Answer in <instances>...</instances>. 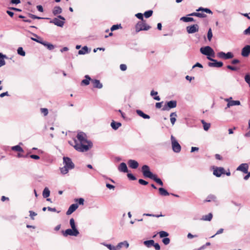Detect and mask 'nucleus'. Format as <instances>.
Here are the masks:
<instances>
[{"instance_id":"f03ea898","label":"nucleus","mask_w":250,"mask_h":250,"mask_svg":"<svg viewBox=\"0 0 250 250\" xmlns=\"http://www.w3.org/2000/svg\"><path fill=\"white\" fill-rule=\"evenodd\" d=\"M142 172L144 177L152 179L160 186H163L162 181L158 178L156 175L153 174L150 171L149 167L147 165H144L142 167Z\"/></svg>"},{"instance_id":"37998d69","label":"nucleus","mask_w":250,"mask_h":250,"mask_svg":"<svg viewBox=\"0 0 250 250\" xmlns=\"http://www.w3.org/2000/svg\"><path fill=\"white\" fill-rule=\"evenodd\" d=\"M160 238H164L168 236V233L165 231H161L159 232Z\"/></svg>"},{"instance_id":"39448f33","label":"nucleus","mask_w":250,"mask_h":250,"mask_svg":"<svg viewBox=\"0 0 250 250\" xmlns=\"http://www.w3.org/2000/svg\"><path fill=\"white\" fill-rule=\"evenodd\" d=\"M151 27L146 23L145 21H139L135 26V30L136 32L140 31H147L149 30Z\"/></svg>"},{"instance_id":"2f4dec72","label":"nucleus","mask_w":250,"mask_h":250,"mask_svg":"<svg viewBox=\"0 0 250 250\" xmlns=\"http://www.w3.org/2000/svg\"><path fill=\"white\" fill-rule=\"evenodd\" d=\"M196 11H197V12H200V11L205 12L207 13L211 14H212V12L209 9L207 8H203L202 7H199L198 9H197L196 10Z\"/></svg>"},{"instance_id":"7c9ffc66","label":"nucleus","mask_w":250,"mask_h":250,"mask_svg":"<svg viewBox=\"0 0 250 250\" xmlns=\"http://www.w3.org/2000/svg\"><path fill=\"white\" fill-rule=\"evenodd\" d=\"M196 11H197V12H200V11L205 12L207 13L211 14H212V12L209 9L207 8H203L202 7H199L198 9H197L196 10Z\"/></svg>"},{"instance_id":"49530a36","label":"nucleus","mask_w":250,"mask_h":250,"mask_svg":"<svg viewBox=\"0 0 250 250\" xmlns=\"http://www.w3.org/2000/svg\"><path fill=\"white\" fill-rule=\"evenodd\" d=\"M245 81L248 84L249 87H250V75L247 74L245 76Z\"/></svg>"},{"instance_id":"e433bc0d","label":"nucleus","mask_w":250,"mask_h":250,"mask_svg":"<svg viewBox=\"0 0 250 250\" xmlns=\"http://www.w3.org/2000/svg\"><path fill=\"white\" fill-rule=\"evenodd\" d=\"M11 149H12V150H13L14 151L21 152H23V149L19 145L13 146L12 147Z\"/></svg>"},{"instance_id":"a211bd4d","label":"nucleus","mask_w":250,"mask_h":250,"mask_svg":"<svg viewBox=\"0 0 250 250\" xmlns=\"http://www.w3.org/2000/svg\"><path fill=\"white\" fill-rule=\"evenodd\" d=\"M91 83H93V87L94 88H97L101 89L103 86V84L98 80L92 79L91 80Z\"/></svg>"},{"instance_id":"4d7b16f0","label":"nucleus","mask_w":250,"mask_h":250,"mask_svg":"<svg viewBox=\"0 0 250 250\" xmlns=\"http://www.w3.org/2000/svg\"><path fill=\"white\" fill-rule=\"evenodd\" d=\"M21 3V0H11L10 2V4H18Z\"/></svg>"},{"instance_id":"a878e982","label":"nucleus","mask_w":250,"mask_h":250,"mask_svg":"<svg viewBox=\"0 0 250 250\" xmlns=\"http://www.w3.org/2000/svg\"><path fill=\"white\" fill-rule=\"evenodd\" d=\"M122 125L121 123L119 122H115L114 121H112L111 123V126L114 130H117Z\"/></svg>"},{"instance_id":"09e8293b","label":"nucleus","mask_w":250,"mask_h":250,"mask_svg":"<svg viewBox=\"0 0 250 250\" xmlns=\"http://www.w3.org/2000/svg\"><path fill=\"white\" fill-rule=\"evenodd\" d=\"M41 113L43 114L44 116H46L48 113V109L46 108H41Z\"/></svg>"},{"instance_id":"72a5a7b5","label":"nucleus","mask_w":250,"mask_h":250,"mask_svg":"<svg viewBox=\"0 0 250 250\" xmlns=\"http://www.w3.org/2000/svg\"><path fill=\"white\" fill-rule=\"evenodd\" d=\"M212 218V214L211 213L202 216V220L204 221H210Z\"/></svg>"},{"instance_id":"58836bf2","label":"nucleus","mask_w":250,"mask_h":250,"mask_svg":"<svg viewBox=\"0 0 250 250\" xmlns=\"http://www.w3.org/2000/svg\"><path fill=\"white\" fill-rule=\"evenodd\" d=\"M104 246L106 247L110 250H117L118 249L117 248V246L116 247L111 245V244H107L105 243H103Z\"/></svg>"},{"instance_id":"ea45409f","label":"nucleus","mask_w":250,"mask_h":250,"mask_svg":"<svg viewBox=\"0 0 250 250\" xmlns=\"http://www.w3.org/2000/svg\"><path fill=\"white\" fill-rule=\"evenodd\" d=\"M17 53L19 55L21 56H24L25 55V52L23 50L22 47H19L17 49Z\"/></svg>"},{"instance_id":"cd10ccee","label":"nucleus","mask_w":250,"mask_h":250,"mask_svg":"<svg viewBox=\"0 0 250 250\" xmlns=\"http://www.w3.org/2000/svg\"><path fill=\"white\" fill-rule=\"evenodd\" d=\"M159 193L162 196H168L169 193L167 191L163 188H159Z\"/></svg>"},{"instance_id":"3c124183","label":"nucleus","mask_w":250,"mask_h":250,"mask_svg":"<svg viewBox=\"0 0 250 250\" xmlns=\"http://www.w3.org/2000/svg\"><path fill=\"white\" fill-rule=\"evenodd\" d=\"M162 242L165 245H167L170 243V239L169 238L166 237L163 239Z\"/></svg>"},{"instance_id":"1a4fd4ad","label":"nucleus","mask_w":250,"mask_h":250,"mask_svg":"<svg viewBox=\"0 0 250 250\" xmlns=\"http://www.w3.org/2000/svg\"><path fill=\"white\" fill-rule=\"evenodd\" d=\"M207 59L212 62H209L208 63V66L212 67H221L223 65V63L222 62H217L216 60H214L211 57H207Z\"/></svg>"},{"instance_id":"dca6fc26","label":"nucleus","mask_w":250,"mask_h":250,"mask_svg":"<svg viewBox=\"0 0 250 250\" xmlns=\"http://www.w3.org/2000/svg\"><path fill=\"white\" fill-rule=\"evenodd\" d=\"M128 165L129 167L133 169H136L139 166V164L137 162V161L134 160H129L128 161Z\"/></svg>"},{"instance_id":"6e6552de","label":"nucleus","mask_w":250,"mask_h":250,"mask_svg":"<svg viewBox=\"0 0 250 250\" xmlns=\"http://www.w3.org/2000/svg\"><path fill=\"white\" fill-rule=\"evenodd\" d=\"M177 106V102L175 100H172L167 102L162 108L163 111H169L170 109L176 107Z\"/></svg>"},{"instance_id":"4468645a","label":"nucleus","mask_w":250,"mask_h":250,"mask_svg":"<svg viewBox=\"0 0 250 250\" xmlns=\"http://www.w3.org/2000/svg\"><path fill=\"white\" fill-rule=\"evenodd\" d=\"M249 165L247 163L241 164L237 168L236 170L240 171L244 173H248Z\"/></svg>"},{"instance_id":"f704fd0d","label":"nucleus","mask_w":250,"mask_h":250,"mask_svg":"<svg viewBox=\"0 0 250 250\" xmlns=\"http://www.w3.org/2000/svg\"><path fill=\"white\" fill-rule=\"evenodd\" d=\"M88 52V47L86 46L83 47L82 49L80 50L78 52V54L80 55H84Z\"/></svg>"},{"instance_id":"c9c22d12","label":"nucleus","mask_w":250,"mask_h":250,"mask_svg":"<svg viewBox=\"0 0 250 250\" xmlns=\"http://www.w3.org/2000/svg\"><path fill=\"white\" fill-rule=\"evenodd\" d=\"M180 20L186 22L189 21H194V20L193 18L186 17H182L181 18Z\"/></svg>"},{"instance_id":"6ab92c4d","label":"nucleus","mask_w":250,"mask_h":250,"mask_svg":"<svg viewBox=\"0 0 250 250\" xmlns=\"http://www.w3.org/2000/svg\"><path fill=\"white\" fill-rule=\"evenodd\" d=\"M118 170L120 172H123L124 173H126L128 172V168L126 166V165L125 163H122L120 164L118 167Z\"/></svg>"},{"instance_id":"052dcab7","label":"nucleus","mask_w":250,"mask_h":250,"mask_svg":"<svg viewBox=\"0 0 250 250\" xmlns=\"http://www.w3.org/2000/svg\"><path fill=\"white\" fill-rule=\"evenodd\" d=\"M76 201L78 202L79 205H83L84 199L82 198H80L79 199H77L76 200Z\"/></svg>"},{"instance_id":"b1692460","label":"nucleus","mask_w":250,"mask_h":250,"mask_svg":"<svg viewBox=\"0 0 250 250\" xmlns=\"http://www.w3.org/2000/svg\"><path fill=\"white\" fill-rule=\"evenodd\" d=\"M41 44L46 47L49 50H53L54 48V46L52 44L44 41H42V42H41Z\"/></svg>"},{"instance_id":"8fccbe9b","label":"nucleus","mask_w":250,"mask_h":250,"mask_svg":"<svg viewBox=\"0 0 250 250\" xmlns=\"http://www.w3.org/2000/svg\"><path fill=\"white\" fill-rule=\"evenodd\" d=\"M143 216H152V217H159L160 216H163L162 214L161 215H154L153 214H149V213H144L143 214Z\"/></svg>"},{"instance_id":"7ed1b4c3","label":"nucleus","mask_w":250,"mask_h":250,"mask_svg":"<svg viewBox=\"0 0 250 250\" xmlns=\"http://www.w3.org/2000/svg\"><path fill=\"white\" fill-rule=\"evenodd\" d=\"M63 164L64 166L60 168L61 172L62 174H66L69 170L74 168L75 165L71 159L67 157H63Z\"/></svg>"},{"instance_id":"2eb2a0df","label":"nucleus","mask_w":250,"mask_h":250,"mask_svg":"<svg viewBox=\"0 0 250 250\" xmlns=\"http://www.w3.org/2000/svg\"><path fill=\"white\" fill-rule=\"evenodd\" d=\"M250 54V45L245 46L241 50V55L244 57H247Z\"/></svg>"},{"instance_id":"13d9d810","label":"nucleus","mask_w":250,"mask_h":250,"mask_svg":"<svg viewBox=\"0 0 250 250\" xmlns=\"http://www.w3.org/2000/svg\"><path fill=\"white\" fill-rule=\"evenodd\" d=\"M243 34L246 35H250V26L244 31Z\"/></svg>"},{"instance_id":"9b49d317","label":"nucleus","mask_w":250,"mask_h":250,"mask_svg":"<svg viewBox=\"0 0 250 250\" xmlns=\"http://www.w3.org/2000/svg\"><path fill=\"white\" fill-rule=\"evenodd\" d=\"M79 234V231L77 229H68L63 231V235L64 236H67V235L77 236Z\"/></svg>"},{"instance_id":"680f3d73","label":"nucleus","mask_w":250,"mask_h":250,"mask_svg":"<svg viewBox=\"0 0 250 250\" xmlns=\"http://www.w3.org/2000/svg\"><path fill=\"white\" fill-rule=\"evenodd\" d=\"M120 69L122 71H125L127 69V66L125 64H122L120 66Z\"/></svg>"},{"instance_id":"338daca9","label":"nucleus","mask_w":250,"mask_h":250,"mask_svg":"<svg viewBox=\"0 0 250 250\" xmlns=\"http://www.w3.org/2000/svg\"><path fill=\"white\" fill-rule=\"evenodd\" d=\"M30 157L32 159H34L35 160H38L40 159V157L37 155L32 154L30 156Z\"/></svg>"},{"instance_id":"79ce46f5","label":"nucleus","mask_w":250,"mask_h":250,"mask_svg":"<svg viewBox=\"0 0 250 250\" xmlns=\"http://www.w3.org/2000/svg\"><path fill=\"white\" fill-rule=\"evenodd\" d=\"M215 199H216V197L215 195L210 194L207 197V198L206 200V202H210L211 201L214 200Z\"/></svg>"},{"instance_id":"a18cd8bd","label":"nucleus","mask_w":250,"mask_h":250,"mask_svg":"<svg viewBox=\"0 0 250 250\" xmlns=\"http://www.w3.org/2000/svg\"><path fill=\"white\" fill-rule=\"evenodd\" d=\"M70 226L71 227V228L74 229H77L76 227V226H75V220L73 218H71L70 220Z\"/></svg>"},{"instance_id":"aec40b11","label":"nucleus","mask_w":250,"mask_h":250,"mask_svg":"<svg viewBox=\"0 0 250 250\" xmlns=\"http://www.w3.org/2000/svg\"><path fill=\"white\" fill-rule=\"evenodd\" d=\"M189 16H195L199 18H206L207 15L202 12H193L188 15Z\"/></svg>"},{"instance_id":"bb28decb","label":"nucleus","mask_w":250,"mask_h":250,"mask_svg":"<svg viewBox=\"0 0 250 250\" xmlns=\"http://www.w3.org/2000/svg\"><path fill=\"white\" fill-rule=\"evenodd\" d=\"M53 14L56 16L62 12V9L60 6H55L53 10Z\"/></svg>"},{"instance_id":"69168bd1","label":"nucleus","mask_w":250,"mask_h":250,"mask_svg":"<svg viewBox=\"0 0 250 250\" xmlns=\"http://www.w3.org/2000/svg\"><path fill=\"white\" fill-rule=\"evenodd\" d=\"M163 102L156 103L155 104V107L156 108H160L162 107V104Z\"/></svg>"},{"instance_id":"c85d7f7f","label":"nucleus","mask_w":250,"mask_h":250,"mask_svg":"<svg viewBox=\"0 0 250 250\" xmlns=\"http://www.w3.org/2000/svg\"><path fill=\"white\" fill-rule=\"evenodd\" d=\"M144 244L147 248H150L153 246V245L154 244V241L153 240L145 241L144 242Z\"/></svg>"},{"instance_id":"20e7f679","label":"nucleus","mask_w":250,"mask_h":250,"mask_svg":"<svg viewBox=\"0 0 250 250\" xmlns=\"http://www.w3.org/2000/svg\"><path fill=\"white\" fill-rule=\"evenodd\" d=\"M200 51L202 54L207 56V58L210 57H214L215 56V52L213 49L209 46H206L200 48Z\"/></svg>"},{"instance_id":"ddd939ff","label":"nucleus","mask_w":250,"mask_h":250,"mask_svg":"<svg viewBox=\"0 0 250 250\" xmlns=\"http://www.w3.org/2000/svg\"><path fill=\"white\" fill-rule=\"evenodd\" d=\"M186 29L188 34H193L198 31L199 26L196 24H193L191 26H187Z\"/></svg>"},{"instance_id":"a19ab883","label":"nucleus","mask_w":250,"mask_h":250,"mask_svg":"<svg viewBox=\"0 0 250 250\" xmlns=\"http://www.w3.org/2000/svg\"><path fill=\"white\" fill-rule=\"evenodd\" d=\"M152 13H153L152 10H150L146 11L144 13V15L146 18H148L152 16Z\"/></svg>"},{"instance_id":"c03bdc74","label":"nucleus","mask_w":250,"mask_h":250,"mask_svg":"<svg viewBox=\"0 0 250 250\" xmlns=\"http://www.w3.org/2000/svg\"><path fill=\"white\" fill-rule=\"evenodd\" d=\"M119 28H122V26L121 24H115L112 26L110 28L111 31H113L115 30H117Z\"/></svg>"},{"instance_id":"4c0bfd02","label":"nucleus","mask_w":250,"mask_h":250,"mask_svg":"<svg viewBox=\"0 0 250 250\" xmlns=\"http://www.w3.org/2000/svg\"><path fill=\"white\" fill-rule=\"evenodd\" d=\"M33 36L37 37V39L36 38H31V39L37 42H38V43H40L41 44V42H42V40L41 39L40 37H39L37 35L35 34H33Z\"/></svg>"},{"instance_id":"e2e57ef3","label":"nucleus","mask_w":250,"mask_h":250,"mask_svg":"<svg viewBox=\"0 0 250 250\" xmlns=\"http://www.w3.org/2000/svg\"><path fill=\"white\" fill-rule=\"evenodd\" d=\"M4 58H1L0 57V67L3 66L5 64V62L3 60Z\"/></svg>"},{"instance_id":"393cba45","label":"nucleus","mask_w":250,"mask_h":250,"mask_svg":"<svg viewBox=\"0 0 250 250\" xmlns=\"http://www.w3.org/2000/svg\"><path fill=\"white\" fill-rule=\"evenodd\" d=\"M123 246H125L126 248H127L129 247V243L128 242L126 241H124L118 243L117 245V248L118 249V250H119Z\"/></svg>"},{"instance_id":"0e129e2a","label":"nucleus","mask_w":250,"mask_h":250,"mask_svg":"<svg viewBox=\"0 0 250 250\" xmlns=\"http://www.w3.org/2000/svg\"><path fill=\"white\" fill-rule=\"evenodd\" d=\"M227 68H228L229 69H230L231 70H232V71H236L237 70V68L234 66H231V65H228L227 66Z\"/></svg>"},{"instance_id":"6e6d98bb","label":"nucleus","mask_w":250,"mask_h":250,"mask_svg":"<svg viewBox=\"0 0 250 250\" xmlns=\"http://www.w3.org/2000/svg\"><path fill=\"white\" fill-rule=\"evenodd\" d=\"M138 182L140 184L142 185L146 186L148 184L147 182H146L145 180L142 179H139L138 181Z\"/></svg>"},{"instance_id":"de8ad7c7","label":"nucleus","mask_w":250,"mask_h":250,"mask_svg":"<svg viewBox=\"0 0 250 250\" xmlns=\"http://www.w3.org/2000/svg\"><path fill=\"white\" fill-rule=\"evenodd\" d=\"M207 37L208 41H210L212 37V33L211 28H209L208 30Z\"/></svg>"},{"instance_id":"473e14b6","label":"nucleus","mask_w":250,"mask_h":250,"mask_svg":"<svg viewBox=\"0 0 250 250\" xmlns=\"http://www.w3.org/2000/svg\"><path fill=\"white\" fill-rule=\"evenodd\" d=\"M201 123L203 124L204 129L205 131H208L210 127V124L206 123L204 120H201Z\"/></svg>"},{"instance_id":"5fc2aeb1","label":"nucleus","mask_w":250,"mask_h":250,"mask_svg":"<svg viewBox=\"0 0 250 250\" xmlns=\"http://www.w3.org/2000/svg\"><path fill=\"white\" fill-rule=\"evenodd\" d=\"M29 212L30 213V216L31 217V219L32 220H34V216H36L37 214L32 210H30Z\"/></svg>"},{"instance_id":"4be33fe9","label":"nucleus","mask_w":250,"mask_h":250,"mask_svg":"<svg viewBox=\"0 0 250 250\" xmlns=\"http://www.w3.org/2000/svg\"><path fill=\"white\" fill-rule=\"evenodd\" d=\"M137 114L140 117L145 119H150V116L146 114H145L142 110L138 109L136 110Z\"/></svg>"},{"instance_id":"9d476101","label":"nucleus","mask_w":250,"mask_h":250,"mask_svg":"<svg viewBox=\"0 0 250 250\" xmlns=\"http://www.w3.org/2000/svg\"><path fill=\"white\" fill-rule=\"evenodd\" d=\"M217 56L218 58L225 60L230 59L233 57V54L230 52H228L226 53L224 52L221 51L217 53Z\"/></svg>"},{"instance_id":"f3484780","label":"nucleus","mask_w":250,"mask_h":250,"mask_svg":"<svg viewBox=\"0 0 250 250\" xmlns=\"http://www.w3.org/2000/svg\"><path fill=\"white\" fill-rule=\"evenodd\" d=\"M78 208V205L77 204H72L68 208L66 211L67 215H70L74 211H75Z\"/></svg>"},{"instance_id":"864d4df0","label":"nucleus","mask_w":250,"mask_h":250,"mask_svg":"<svg viewBox=\"0 0 250 250\" xmlns=\"http://www.w3.org/2000/svg\"><path fill=\"white\" fill-rule=\"evenodd\" d=\"M19 18L21 19H23V21L26 22L30 23L31 22V21L29 19H25V17L22 15H19Z\"/></svg>"},{"instance_id":"f257e3e1","label":"nucleus","mask_w":250,"mask_h":250,"mask_svg":"<svg viewBox=\"0 0 250 250\" xmlns=\"http://www.w3.org/2000/svg\"><path fill=\"white\" fill-rule=\"evenodd\" d=\"M77 138L78 140H74V145L73 146L78 151L86 152L92 147V143L87 139L86 135L84 133L79 132Z\"/></svg>"},{"instance_id":"423d86ee","label":"nucleus","mask_w":250,"mask_h":250,"mask_svg":"<svg viewBox=\"0 0 250 250\" xmlns=\"http://www.w3.org/2000/svg\"><path fill=\"white\" fill-rule=\"evenodd\" d=\"M170 139L171 141V145L173 151L176 153L180 152L181 150L180 145L173 135L171 136Z\"/></svg>"},{"instance_id":"c756f323","label":"nucleus","mask_w":250,"mask_h":250,"mask_svg":"<svg viewBox=\"0 0 250 250\" xmlns=\"http://www.w3.org/2000/svg\"><path fill=\"white\" fill-rule=\"evenodd\" d=\"M50 190L48 188L46 187L44 188L42 192V196L44 198H47L50 196Z\"/></svg>"},{"instance_id":"bf43d9fd","label":"nucleus","mask_w":250,"mask_h":250,"mask_svg":"<svg viewBox=\"0 0 250 250\" xmlns=\"http://www.w3.org/2000/svg\"><path fill=\"white\" fill-rule=\"evenodd\" d=\"M136 17L141 21H144L143 19V15L142 13H137L135 15Z\"/></svg>"},{"instance_id":"774afa93","label":"nucleus","mask_w":250,"mask_h":250,"mask_svg":"<svg viewBox=\"0 0 250 250\" xmlns=\"http://www.w3.org/2000/svg\"><path fill=\"white\" fill-rule=\"evenodd\" d=\"M156 250H160V246L158 243H155L153 246Z\"/></svg>"},{"instance_id":"0eeeda50","label":"nucleus","mask_w":250,"mask_h":250,"mask_svg":"<svg viewBox=\"0 0 250 250\" xmlns=\"http://www.w3.org/2000/svg\"><path fill=\"white\" fill-rule=\"evenodd\" d=\"M64 21H65V18L61 15H59L57 18H54L50 22L54 23L58 26L62 27L64 23Z\"/></svg>"},{"instance_id":"603ef678","label":"nucleus","mask_w":250,"mask_h":250,"mask_svg":"<svg viewBox=\"0 0 250 250\" xmlns=\"http://www.w3.org/2000/svg\"><path fill=\"white\" fill-rule=\"evenodd\" d=\"M127 177L131 180H136V178L135 176H134L131 173H128L127 175Z\"/></svg>"},{"instance_id":"5701e85b","label":"nucleus","mask_w":250,"mask_h":250,"mask_svg":"<svg viewBox=\"0 0 250 250\" xmlns=\"http://www.w3.org/2000/svg\"><path fill=\"white\" fill-rule=\"evenodd\" d=\"M241 103L239 101H231L230 102H229L227 104V108H229L231 106H234V105H240Z\"/></svg>"},{"instance_id":"f8f14e48","label":"nucleus","mask_w":250,"mask_h":250,"mask_svg":"<svg viewBox=\"0 0 250 250\" xmlns=\"http://www.w3.org/2000/svg\"><path fill=\"white\" fill-rule=\"evenodd\" d=\"M225 169L222 167H216L214 168L213 174L217 177H219L222 174H225Z\"/></svg>"},{"instance_id":"412c9836","label":"nucleus","mask_w":250,"mask_h":250,"mask_svg":"<svg viewBox=\"0 0 250 250\" xmlns=\"http://www.w3.org/2000/svg\"><path fill=\"white\" fill-rule=\"evenodd\" d=\"M84 78H85V79L83 80L82 82H81V84L83 85H87L89 84V82L90 81L91 82V78L89 77V75H86L84 76Z\"/></svg>"}]
</instances>
